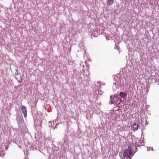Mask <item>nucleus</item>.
Returning a JSON list of instances; mask_svg holds the SVG:
<instances>
[{"label":"nucleus","instance_id":"f257e3e1","mask_svg":"<svg viewBox=\"0 0 159 159\" xmlns=\"http://www.w3.org/2000/svg\"><path fill=\"white\" fill-rule=\"evenodd\" d=\"M132 151L131 150V146H129L128 148L124 152V156L126 158H129L130 156L132 154Z\"/></svg>","mask_w":159,"mask_h":159},{"label":"nucleus","instance_id":"0eeeda50","mask_svg":"<svg viewBox=\"0 0 159 159\" xmlns=\"http://www.w3.org/2000/svg\"><path fill=\"white\" fill-rule=\"evenodd\" d=\"M121 101H120V102H121Z\"/></svg>","mask_w":159,"mask_h":159},{"label":"nucleus","instance_id":"39448f33","mask_svg":"<svg viewBox=\"0 0 159 159\" xmlns=\"http://www.w3.org/2000/svg\"><path fill=\"white\" fill-rule=\"evenodd\" d=\"M133 128L134 130L138 129V125L135 123H134L133 125Z\"/></svg>","mask_w":159,"mask_h":159},{"label":"nucleus","instance_id":"423d86ee","mask_svg":"<svg viewBox=\"0 0 159 159\" xmlns=\"http://www.w3.org/2000/svg\"><path fill=\"white\" fill-rule=\"evenodd\" d=\"M119 95L122 98H123L126 96V94L124 92H120L119 94Z\"/></svg>","mask_w":159,"mask_h":159},{"label":"nucleus","instance_id":"7ed1b4c3","mask_svg":"<svg viewBox=\"0 0 159 159\" xmlns=\"http://www.w3.org/2000/svg\"><path fill=\"white\" fill-rule=\"evenodd\" d=\"M21 111H22L24 116L26 117L27 116V110L26 107L24 106H22L21 107Z\"/></svg>","mask_w":159,"mask_h":159},{"label":"nucleus","instance_id":"f03ea898","mask_svg":"<svg viewBox=\"0 0 159 159\" xmlns=\"http://www.w3.org/2000/svg\"><path fill=\"white\" fill-rule=\"evenodd\" d=\"M110 100L111 104L114 103L116 102H117L118 101H117V96L116 95H114L113 96L111 95L110 96Z\"/></svg>","mask_w":159,"mask_h":159},{"label":"nucleus","instance_id":"20e7f679","mask_svg":"<svg viewBox=\"0 0 159 159\" xmlns=\"http://www.w3.org/2000/svg\"><path fill=\"white\" fill-rule=\"evenodd\" d=\"M107 2L108 5L111 6L114 4V0H107Z\"/></svg>","mask_w":159,"mask_h":159}]
</instances>
